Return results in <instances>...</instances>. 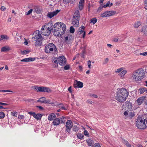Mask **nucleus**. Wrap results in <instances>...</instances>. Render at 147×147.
I'll list each match as a JSON object with an SVG mask.
<instances>
[{"label":"nucleus","mask_w":147,"mask_h":147,"mask_svg":"<svg viewBox=\"0 0 147 147\" xmlns=\"http://www.w3.org/2000/svg\"><path fill=\"white\" fill-rule=\"evenodd\" d=\"M70 66L68 65H67L64 67V69L65 70H67L70 69Z\"/></svg>","instance_id":"nucleus-44"},{"label":"nucleus","mask_w":147,"mask_h":147,"mask_svg":"<svg viewBox=\"0 0 147 147\" xmlns=\"http://www.w3.org/2000/svg\"><path fill=\"white\" fill-rule=\"evenodd\" d=\"M42 38L41 34L39 30H36L33 34L32 39L34 40H37L40 39Z\"/></svg>","instance_id":"nucleus-7"},{"label":"nucleus","mask_w":147,"mask_h":147,"mask_svg":"<svg viewBox=\"0 0 147 147\" xmlns=\"http://www.w3.org/2000/svg\"><path fill=\"white\" fill-rule=\"evenodd\" d=\"M110 3V1H108L107 3L105 5H104L103 6V7L105 8L107 7H109V6Z\"/></svg>","instance_id":"nucleus-51"},{"label":"nucleus","mask_w":147,"mask_h":147,"mask_svg":"<svg viewBox=\"0 0 147 147\" xmlns=\"http://www.w3.org/2000/svg\"><path fill=\"white\" fill-rule=\"evenodd\" d=\"M141 25V23L140 21L136 22L134 26L135 28H137Z\"/></svg>","instance_id":"nucleus-28"},{"label":"nucleus","mask_w":147,"mask_h":147,"mask_svg":"<svg viewBox=\"0 0 147 147\" xmlns=\"http://www.w3.org/2000/svg\"><path fill=\"white\" fill-rule=\"evenodd\" d=\"M123 70V68L121 67L119 69H118L117 70V71H116V72L117 73H119L120 72H121V71H122V70Z\"/></svg>","instance_id":"nucleus-48"},{"label":"nucleus","mask_w":147,"mask_h":147,"mask_svg":"<svg viewBox=\"0 0 147 147\" xmlns=\"http://www.w3.org/2000/svg\"><path fill=\"white\" fill-rule=\"evenodd\" d=\"M116 12L114 11H107L104 13H102L100 14V17L102 18H105L112 16L115 14Z\"/></svg>","instance_id":"nucleus-8"},{"label":"nucleus","mask_w":147,"mask_h":147,"mask_svg":"<svg viewBox=\"0 0 147 147\" xmlns=\"http://www.w3.org/2000/svg\"><path fill=\"white\" fill-rule=\"evenodd\" d=\"M128 112L127 111H125L124 112V115L126 116L127 117H128L129 116V114L128 113Z\"/></svg>","instance_id":"nucleus-54"},{"label":"nucleus","mask_w":147,"mask_h":147,"mask_svg":"<svg viewBox=\"0 0 147 147\" xmlns=\"http://www.w3.org/2000/svg\"><path fill=\"white\" fill-rule=\"evenodd\" d=\"M73 16H77V17L80 18V13L79 11L76 10V11L73 15Z\"/></svg>","instance_id":"nucleus-32"},{"label":"nucleus","mask_w":147,"mask_h":147,"mask_svg":"<svg viewBox=\"0 0 147 147\" xmlns=\"http://www.w3.org/2000/svg\"><path fill=\"white\" fill-rule=\"evenodd\" d=\"M58 62L61 65H65L66 62L65 57L63 56L59 57H58Z\"/></svg>","instance_id":"nucleus-11"},{"label":"nucleus","mask_w":147,"mask_h":147,"mask_svg":"<svg viewBox=\"0 0 147 147\" xmlns=\"http://www.w3.org/2000/svg\"><path fill=\"white\" fill-rule=\"evenodd\" d=\"M54 62L57 63V64H56L55 65V67H57L58 66V63H59L58 62V58H57L56 59H55L54 61Z\"/></svg>","instance_id":"nucleus-46"},{"label":"nucleus","mask_w":147,"mask_h":147,"mask_svg":"<svg viewBox=\"0 0 147 147\" xmlns=\"http://www.w3.org/2000/svg\"><path fill=\"white\" fill-rule=\"evenodd\" d=\"M129 116L132 117L134 116V111L132 110L130 111L129 114Z\"/></svg>","instance_id":"nucleus-38"},{"label":"nucleus","mask_w":147,"mask_h":147,"mask_svg":"<svg viewBox=\"0 0 147 147\" xmlns=\"http://www.w3.org/2000/svg\"><path fill=\"white\" fill-rule=\"evenodd\" d=\"M127 71L125 70H123L121 71L119 74V75L121 77H123L125 75Z\"/></svg>","instance_id":"nucleus-29"},{"label":"nucleus","mask_w":147,"mask_h":147,"mask_svg":"<svg viewBox=\"0 0 147 147\" xmlns=\"http://www.w3.org/2000/svg\"><path fill=\"white\" fill-rule=\"evenodd\" d=\"M24 117V116L23 115H18V118L19 119H23Z\"/></svg>","instance_id":"nucleus-58"},{"label":"nucleus","mask_w":147,"mask_h":147,"mask_svg":"<svg viewBox=\"0 0 147 147\" xmlns=\"http://www.w3.org/2000/svg\"><path fill=\"white\" fill-rule=\"evenodd\" d=\"M10 50V48L9 47L5 46L1 48V52H6Z\"/></svg>","instance_id":"nucleus-22"},{"label":"nucleus","mask_w":147,"mask_h":147,"mask_svg":"<svg viewBox=\"0 0 147 147\" xmlns=\"http://www.w3.org/2000/svg\"><path fill=\"white\" fill-rule=\"evenodd\" d=\"M35 60V58L29 57L28 58H25L22 60L21 61L22 62H29L31 61H33Z\"/></svg>","instance_id":"nucleus-17"},{"label":"nucleus","mask_w":147,"mask_h":147,"mask_svg":"<svg viewBox=\"0 0 147 147\" xmlns=\"http://www.w3.org/2000/svg\"><path fill=\"white\" fill-rule=\"evenodd\" d=\"M44 92H51V90L47 87H44Z\"/></svg>","instance_id":"nucleus-33"},{"label":"nucleus","mask_w":147,"mask_h":147,"mask_svg":"<svg viewBox=\"0 0 147 147\" xmlns=\"http://www.w3.org/2000/svg\"><path fill=\"white\" fill-rule=\"evenodd\" d=\"M145 98L144 96L140 97L136 100V104L138 105H140L143 103Z\"/></svg>","instance_id":"nucleus-15"},{"label":"nucleus","mask_w":147,"mask_h":147,"mask_svg":"<svg viewBox=\"0 0 147 147\" xmlns=\"http://www.w3.org/2000/svg\"><path fill=\"white\" fill-rule=\"evenodd\" d=\"M77 136L79 139H83L84 136L81 133H78L77 135Z\"/></svg>","instance_id":"nucleus-34"},{"label":"nucleus","mask_w":147,"mask_h":147,"mask_svg":"<svg viewBox=\"0 0 147 147\" xmlns=\"http://www.w3.org/2000/svg\"><path fill=\"white\" fill-rule=\"evenodd\" d=\"M128 94L129 93L126 89H119L117 90L115 97L116 100L118 101L123 102L126 100Z\"/></svg>","instance_id":"nucleus-2"},{"label":"nucleus","mask_w":147,"mask_h":147,"mask_svg":"<svg viewBox=\"0 0 147 147\" xmlns=\"http://www.w3.org/2000/svg\"><path fill=\"white\" fill-rule=\"evenodd\" d=\"M34 11H35L37 13H40V10L38 8H35Z\"/></svg>","instance_id":"nucleus-43"},{"label":"nucleus","mask_w":147,"mask_h":147,"mask_svg":"<svg viewBox=\"0 0 147 147\" xmlns=\"http://www.w3.org/2000/svg\"><path fill=\"white\" fill-rule=\"evenodd\" d=\"M90 23H92L94 24L97 21V19L96 18H94L91 19L90 20Z\"/></svg>","instance_id":"nucleus-31"},{"label":"nucleus","mask_w":147,"mask_h":147,"mask_svg":"<svg viewBox=\"0 0 147 147\" xmlns=\"http://www.w3.org/2000/svg\"><path fill=\"white\" fill-rule=\"evenodd\" d=\"M109 61V59L108 58H106L105 59V61L104 62H103L104 64H106Z\"/></svg>","instance_id":"nucleus-55"},{"label":"nucleus","mask_w":147,"mask_h":147,"mask_svg":"<svg viewBox=\"0 0 147 147\" xmlns=\"http://www.w3.org/2000/svg\"><path fill=\"white\" fill-rule=\"evenodd\" d=\"M85 27L82 26L81 27H80L78 30V34L79 35L81 34L82 33H84Z\"/></svg>","instance_id":"nucleus-21"},{"label":"nucleus","mask_w":147,"mask_h":147,"mask_svg":"<svg viewBox=\"0 0 147 147\" xmlns=\"http://www.w3.org/2000/svg\"><path fill=\"white\" fill-rule=\"evenodd\" d=\"M69 31L71 33H73L74 32L75 29L73 26L70 27Z\"/></svg>","instance_id":"nucleus-41"},{"label":"nucleus","mask_w":147,"mask_h":147,"mask_svg":"<svg viewBox=\"0 0 147 147\" xmlns=\"http://www.w3.org/2000/svg\"><path fill=\"white\" fill-rule=\"evenodd\" d=\"M145 92V88H140L139 89V93L141 94L144 93Z\"/></svg>","instance_id":"nucleus-37"},{"label":"nucleus","mask_w":147,"mask_h":147,"mask_svg":"<svg viewBox=\"0 0 147 147\" xmlns=\"http://www.w3.org/2000/svg\"><path fill=\"white\" fill-rule=\"evenodd\" d=\"M84 4H79V8L80 10H81L83 8Z\"/></svg>","instance_id":"nucleus-42"},{"label":"nucleus","mask_w":147,"mask_h":147,"mask_svg":"<svg viewBox=\"0 0 147 147\" xmlns=\"http://www.w3.org/2000/svg\"><path fill=\"white\" fill-rule=\"evenodd\" d=\"M50 101L49 99L46 100L45 99V103L47 104L49 103L50 102Z\"/></svg>","instance_id":"nucleus-61"},{"label":"nucleus","mask_w":147,"mask_h":147,"mask_svg":"<svg viewBox=\"0 0 147 147\" xmlns=\"http://www.w3.org/2000/svg\"><path fill=\"white\" fill-rule=\"evenodd\" d=\"M91 62L90 60H88V65L89 68H90V66L91 65Z\"/></svg>","instance_id":"nucleus-52"},{"label":"nucleus","mask_w":147,"mask_h":147,"mask_svg":"<svg viewBox=\"0 0 147 147\" xmlns=\"http://www.w3.org/2000/svg\"><path fill=\"white\" fill-rule=\"evenodd\" d=\"M43 90H44V87H39V88H38V91L44 92Z\"/></svg>","instance_id":"nucleus-47"},{"label":"nucleus","mask_w":147,"mask_h":147,"mask_svg":"<svg viewBox=\"0 0 147 147\" xmlns=\"http://www.w3.org/2000/svg\"><path fill=\"white\" fill-rule=\"evenodd\" d=\"M140 55L143 56H146L147 55V52L140 53Z\"/></svg>","instance_id":"nucleus-56"},{"label":"nucleus","mask_w":147,"mask_h":147,"mask_svg":"<svg viewBox=\"0 0 147 147\" xmlns=\"http://www.w3.org/2000/svg\"><path fill=\"white\" fill-rule=\"evenodd\" d=\"M86 51L85 49H84L82 51V57L84 58V54L85 53Z\"/></svg>","instance_id":"nucleus-50"},{"label":"nucleus","mask_w":147,"mask_h":147,"mask_svg":"<svg viewBox=\"0 0 147 147\" xmlns=\"http://www.w3.org/2000/svg\"><path fill=\"white\" fill-rule=\"evenodd\" d=\"M28 113L30 115H33L34 117V115H35V114L34 112H28Z\"/></svg>","instance_id":"nucleus-59"},{"label":"nucleus","mask_w":147,"mask_h":147,"mask_svg":"<svg viewBox=\"0 0 147 147\" xmlns=\"http://www.w3.org/2000/svg\"><path fill=\"white\" fill-rule=\"evenodd\" d=\"M11 115L14 117H17L18 115V113L15 111H13L11 112Z\"/></svg>","instance_id":"nucleus-36"},{"label":"nucleus","mask_w":147,"mask_h":147,"mask_svg":"<svg viewBox=\"0 0 147 147\" xmlns=\"http://www.w3.org/2000/svg\"><path fill=\"white\" fill-rule=\"evenodd\" d=\"M94 147H101V146L99 144L96 143L94 144Z\"/></svg>","instance_id":"nucleus-53"},{"label":"nucleus","mask_w":147,"mask_h":147,"mask_svg":"<svg viewBox=\"0 0 147 147\" xmlns=\"http://www.w3.org/2000/svg\"><path fill=\"white\" fill-rule=\"evenodd\" d=\"M84 134L85 136H88L89 134L88 132V131L87 130H85L84 131Z\"/></svg>","instance_id":"nucleus-57"},{"label":"nucleus","mask_w":147,"mask_h":147,"mask_svg":"<svg viewBox=\"0 0 147 147\" xmlns=\"http://www.w3.org/2000/svg\"><path fill=\"white\" fill-rule=\"evenodd\" d=\"M66 26L62 23H56L53 26V30L54 35L56 36H60L63 34L66 30Z\"/></svg>","instance_id":"nucleus-1"},{"label":"nucleus","mask_w":147,"mask_h":147,"mask_svg":"<svg viewBox=\"0 0 147 147\" xmlns=\"http://www.w3.org/2000/svg\"><path fill=\"white\" fill-rule=\"evenodd\" d=\"M141 32L144 33L145 35L147 36V26H143L142 28Z\"/></svg>","instance_id":"nucleus-20"},{"label":"nucleus","mask_w":147,"mask_h":147,"mask_svg":"<svg viewBox=\"0 0 147 147\" xmlns=\"http://www.w3.org/2000/svg\"><path fill=\"white\" fill-rule=\"evenodd\" d=\"M36 107L38 108L40 110H42L43 109V108L41 106H36Z\"/></svg>","instance_id":"nucleus-62"},{"label":"nucleus","mask_w":147,"mask_h":147,"mask_svg":"<svg viewBox=\"0 0 147 147\" xmlns=\"http://www.w3.org/2000/svg\"><path fill=\"white\" fill-rule=\"evenodd\" d=\"M36 41L35 42V46L36 47L40 46L42 44V42L40 40H36Z\"/></svg>","instance_id":"nucleus-27"},{"label":"nucleus","mask_w":147,"mask_h":147,"mask_svg":"<svg viewBox=\"0 0 147 147\" xmlns=\"http://www.w3.org/2000/svg\"><path fill=\"white\" fill-rule=\"evenodd\" d=\"M126 105L127 107L129 109H131L132 107V103L129 101H127L125 102Z\"/></svg>","instance_id":"nucleus-23"},{"label":"nucleus","mask_w":147,"mask_h":147,"mask_svg":"<svg viewBox=\"0 0 147 147\" xmlns=\"http://www.w3.org/2000/svg\"><path fill=\"white\" fill-rule=\"evenodd\" d=\"M45 98L44 97H42L40 98L37 101L38 102H40L41 103H45Z\"/></svg>","instance_id":"nucleus-30"},{"label":"nucleus","mask_w":147,"mask_h":147,"mask_svg":"<svg viewBox=\"0 0 147 147\" xmlns=\"http://www.w3.org/2000/svg\"><path fill=\"white\" fill-rule=\"evenodd\" d=\"M33 9H30L29 11L26 13V15H29L32 12Z\"/></svg>","instance_id":"nucleus-45"},{"label":"nucleus","mask_w":147,"mask_h":147,"mask_svg":"<svg viewBox=\"0 0 147 147\" xmlns=\"http://www.w3.org/2000/svg\"><path fill=\"white\" fill-rule=\"evenodd\" d=\"M5 7L4 6H1V9L2 11H4L5 9Z\"/></svg>","instance_id":"nucleus-63"},{"label":"nucleus","mask_w":147,"mask_h":147,"mask_svg":"<svg viewBox=\"0 0 147 147\" xmlns=\"http://www.w3.org/2000/svg\"><path fill=\"white\" fill-rule=\"evenodd\" d=\"M5 114L3 112H0V119H2L4 117Z\"/></svg>","instance_id":"nucleus-40"},{"label":"nucleus","mask_w":147,"mask_h":147,"mask_svg":"<svg viewBox=\"0 0 147 147\" xmlns=\"http://www.w3.org/2000/svg\"><path fill=\"white\" fill-rule=\"evenodd\" d=\"M9 38L7 35H2L0 36V41H1L3 39L7 40Z\"/></svg>","instance_id":"nucleus-26"},{"label":"nucleus","mask_w":147,"mask_h":147,"mask_svg":"<svg viewBox=\"0 0 147 147\" xmlns=\"http://www.w3.org/2000/svg\"><path fill=\"white\" fill-rule=\"evenodd\" d=\"M21 52L22 53V54H23L26 55L28 53L30 52V51L28 50H24L23 51H22L21 50Z\"/></svg>","instance_id":"nucleus-35"},{"label":"nucleus","mask_w":147,"mask_h":147,"mask_svg":"<svg viewBox=\"0 0 147 147\" xmlns=\"http://www.w3.org/2000/svg\"><path fill=\"white\" fill-rule=\"evenodd\" d=\"M45 52L47 53H50L57 51L56 46L53 43H49L45 47Z\"/></svg>","instance_id":"nucleus-6"},{"label":"nucleus","mask_w":147,"mask_h":147,"mask_svg":"<svg viewBox=\"0 0 147 147\" xmlns=\"http://www.w3.org/2000/svg\"><path fill=\"white\" fill-rule=\"evenodd\" d=\"M74 87L75 88L77 87L82 88L83 87V84L82 82L76 80V82H74Z\"/></svg>","instance_id":"nucleus-13"},{"label":"nucleus","mask_w":147,"mask_h":147,"mask_svg":"<svg viewBox=\"0 0 147 147\" xmlns=\"http://www.w3.org/2000/svg\"><path fill=\"white\" fill-rule=\"evenodd\" d=\"M80 18L73 16L72 24L74 26L77 27L79 25Z\"/></svg>","instance_id":"nucleus-10"},{"label":"nucleus","mask_w":147,"mask_h":147,"mask_svg":"<svg viewBox=\"0 0 147 147\" xmlns=\"http://www.w3.org/2000/svg\"><path fill=\"white\" fill-rule=\"evenodd\" d=\"M144 5L146 7H147V0H145L144 1Z\"/></svg>","instance_id":"nucleus-64"},{"label":"nucleus","mask_w":147,"mask_h":147,"mask_svg":"<svg viewBox=\"0 0 147 147\" xmlns=\"http://www.w3.org/2000/svg\"><path fill=\"white\" fill-rule=\"evenodd\" d=\"M56 118L55 114L53 113L50 114L48 116V119L49 121L53 120Z\"/></svg>","instance_id":"nucleus-16"},{"label":"nucleus","mask_w":147,"mask_h":147,"mask_svg":"<svg viewBox=\"0 0 147 147\" xmlns=\"http://www.w3.org/2000/svg\"><path fill=\"white\" fill-rule=\"evenodd\" d=\"M53 25L48 24L42 26L40 31L41 33L45 36H48L51 32V30L52 28Z\"/></svg>","instance_id":"nucleus-4"},{"label":"nucleus","mask_w":147,"mask_h":147,"mask_svg":"<svg viewBox=\"0 0 147 147\" xmlns=\"http://www.w3.org/2000/svg\"><path fill=\"white\" fill-rule=\"evenodd\" d=\"M38 88H39V87H38L37 86H35L32 87V88L33 89L36 90L37 92L38 91Z\"/></svg>","instance_id":"nucleus-49"},{"label":"nucleus","mask_w":147,"mask_h":147,"mask_svg":"<svg viewBox=\"0 0 147 147\" xmlns=\"http://www.w3.org/2000/svg\"><path fill=\"white\" fill-rule=\"evenodd\" d=\"M73 126L72 123L71 121L68 120L66 123L65 126L66 127L65 132L68 133H70L71 129Z\"/></svg>","instance_id":"nucleus-9"},{"label":"nucleus","mask_w":147,"mask_h":147,"mask_svg":"<svg viewBox=\"0 0 147 147\" xmlns=\"http://www.w3.org/2000/svg\"><path fill=\"white\" fill-rule=\"evenodd\" d=\"M79 129V128L76 126H74L73 128V131H74L75 132H77Z\"/></svg>","instance_id":"nucleus-39"},{"label":"nucleus","mask_w":147,"mask_h":147,"mask_svg":"<svg viewBox=\"0 0 147 147\" xmlns=\"http://www.w3.org/2000/svg\"><path fill=\"white\" fill-rule=\"evenodd\" d=\"M65 1V3H70L71 1L72 0H63Z\"/></svg>","instance_id":"nucleus-60"},{"label":"nucleus","mask_w":147,"mask_h":147,"mask_svg":"<svg viewBox=\"0 0 147 147\" xmlns=\"http://www.w3.org/2000/svg\"><path fill=\"white\" fill-rule=\"evenodd\" d=\"M122 142L126 145L128 147H131V145L129 144L128 142L124 139H123L122 140Z\"/></svg>","instance_id":"nucleus-24"},{"label":"nucleus","mask_w":147,"mask_h":147,"mask_svg":"<svg viewBox=\"0 0 147 147\" xmlns=\"http://www.w3.org/2000/svg\"><path fill=\"white\" fill-rule=\"evenodd\" d=\"M42 115L38 113L35 114L34 115V117L37 120H39L41 118Z\"/></svg>","instance_id":"nucleus-25"},{"label":"nucleus","mask_w":147,"mask_h":147,"mask_svg":"<svg viewBox=\"0 0 147 147\" xmlns=\"http://www.w3.org/2000/svg\"><path fill=\"white\" fill-rule=\"evenodd\" d=\"M145 120H143L142 118L138 117L136 121V126L139 129H143L147 127L145 123Z\"/></svg>","instance_id":"nucleus-5"},{"label":"nucleus","mask_w":147,"mask_h":147,"mask_svg":"<svg viewBox=\"0 0 147 147\" xmlns=\"http://www.w3.org/2000/svg\"><path fill=\"white\" fill-rule=\"evenodd\" d=\"M60 119L59 118H57L55 119L53 121V123L54 125H58L60 123Z\"/></svg>","instance_id":"nucleus-18"},{"label":"nucleus","mask_w":147,"mask_h":147,"mask_svg":"<svg viewBox=\"0 0 147 147\" xmlns=\"http://www.w3.org/2000/svg\"><path fill=\"white\" fill-rule=\"evenodd\" d=\"M86 142L89 146H92L94 143L93 139L92 138L88 139L86 140Z\"/></svg>","instance_id":"nucleus-19"},{"label":"nucleus","mask_w":147,"mask_h":147,"mask_svg":"<svg viewBox=\"0 0 147 147\" xmlns=\"http://www.w3.org/2000/svg\"><path fill=\"white\" fill-rule=\"evenodd\" d=\"M59 11L60 10H57L55 11H54L52 12H48L47 15V16L50 18H51L57 15Z\"/></svg>","instance_id":"nucleus-12"},{"label":"nucleus","mask_w":147,"mask_h":147,"mask_svg":"<svg viewBox=\"0 0 147 147\" xmlns=\"http://www.w3.org/2000/svg\"><path fill=\"white\" fill-rule=\"evenodd\" d=\"M71 36L70 35H67L65 36L64 39L65 42L67 44L71 43L72 41L71 40Z\"/></svg>","instance_id":"nucleus-14"},{"label":"nucleus","mask_w":147,"mask_h":147,"mask_svg":"<svg viewBox=\"0 0 147 147\" xmlns=\"http://www.w3.org/2000/svg\"><path fill=\"white\" fill-rule=\"evenodd\" d=\"M145 71L142 68H140L133 72L132 75V78L134 81L138 82L142 80L144 78Z\"/></svg>","instance_id":"nucleus-3"}]
</instances>
